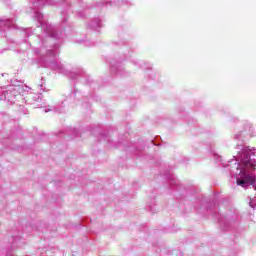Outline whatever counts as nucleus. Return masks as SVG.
<instances>
[{"instance_id":"obj_1","label":"nucleus","mask_w":256,"mask_h":256,"mask_svg":"<svg viewBox=\"0 0 256 256\" xmlns=\"http://www.w3.org/2000/svg\"><path fill=\"white\" fill-rule=\"evenodd\" d=\"M244 181H245L246 185H254L255 184V178L251 175H247L246 177H244Z\"/></svg>"},{"instance_id":"obj_2","label":"nucleus","mask_w":256,"mask_h":256,"mask_svg":"<svg viewBox=\"0 0 256 256\" xmlns=\"http://www.w3.org/2000/svg\"><path fill=\"white\" fill-rule=\"evenodd\" d=\"M237 185H240V187H247V183L245 182L244 179L237 180Z\"/></svg>"}]
</instances>
